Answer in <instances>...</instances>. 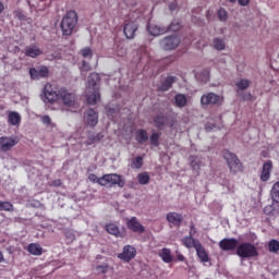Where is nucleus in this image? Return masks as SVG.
Instances as JSON below:
<instances>
[{
    "mask_svg": "<svg viewBox=\"0 0 279 279\" xmlns=\"http://www.w3.org/2000/svg\"><path fill=\"white\" fill-rule=\"evenodd\" d=\"M99 82H101V80L99 78L98 73L89 74L87 80V90L88 93H92L87 96V104H89V106H95V104L101 99V94H99Z\"/></svg>",
    "mask_w": 279,
    "mask_h": 279,
    "instance_id": "1",
    "label": "nucleus"
},
{
    "mask_svg": "<svg viewBox=\"0 0 279 279\" xmlns=\"http://www.w3.org/2000/svg\"><path fill=\"white\" fill-rule=\"evenodd\" d=\"M77 26V13L75 11H69L60 23V28L63 36H71Z\"/></svg>",
    "mask_w": 279,
    "mask_h": 279,
    "instance_id": "2",
    "label": "nucleus"
},
{
    "mask_svg": "<svg viewBox=\"0 0 279 279\" xmlns=\"http://www.w3.org/2000/svg\"><path fill=\"white\" fill-rule=\"evenodd\" d=\"M223 158L232 175H236V173H242L243 162H241V159H239V157L234 153H231L230 150H225Z\"/></svg>",
    "mask_w": 279,
    "mask_h": 279,
    "instance_id": "3",
    "label": "nucleus"
},
{
    "mask_svg": "<svg viewBox=\"0 0 279 279\" xmlns=\"http://www.w3.org/2000/svg\"><path fill=\"white\" fill-rule=\"evenodd\" d=\"M63 89L64 87H57L56 84H46L44 87L45 101H48V104H53L54 101H58L62 96Z\"/></svg>",
    "mask_w": 279,
    "mask_h": 279,
    "instance_id": "4",
    "label": "nucleus"
},
{
    "mask_svg": "<svg viewBox=\"0 0 279 279\" xmlns=\"http://www.w3.org/2000/svg\"><path fill=\"white\" fill-rule=\"evenodd\" d=\"M107 184H111V186H119L123 189L125 186V179L123 175L111 173V174H104L99 180L100 186H107Z\"/></svg>",
    "mask_w": 279,
    "mask_h": 279,
    "instance_id": "5",
    "label": "nucleus"
},
{
    "mask_svg": "<svg viewBox=\"0 0 279 279\" xmlns=\"http://www.w3.org/2000/svg\"><path fill=\"white\" fill-rule=\"evenodd\" d=\"M236 254L240 258H254L258 256V250L254 244L244 242L236 247Z\"/></svg>",
    "mask_w": 279,
    "mask_h": 279,
    "instance_id": "6",
    "label": "nucleus"
},
{
    "mask_svg": "<svg viewBox=\"0 0 279 279\" xmlns=\"http://www.w3.org/2000/svg\"><path fill=\"white\" fill-rule=\"evenodd\" d=\"M60 99L66 108H72L73 110H77V108H80L77 95L66 90V88L62 89Z\"/></svg>",
    "mask_w": 279,
    "mask_h": 279,
    "instance_id": "7",
    "label": "nucleus"
},
{
    "mask_svg": "<svg viewBox=\"0 0 279 279\" xmlns=\"http://www.w3.org/2000/svg\"><path fill=\"white\" fill-rule=\"evenodd\" d=\"M153 121L157 130H165L166 128L173 130V126L175 125V119L168 117L165 113H158L154 117Z\"/></svg>",
    "mask_w": 279,
    "mask_h": 279,
    "instance_id": "8",
    "label": "nucleus"
},
{
    "mask_svg": "<svg viewBox=\"0 0 279 279\" xmlns=\"http://www.w3.org/2000/svg\"><path fill=\"white\" fill-rule=\"evenodd\" d=\"M221 104H223V97L215 93H207L201 97L202 108H208V106H221Z\"/></svg>",
    "mask_w": 279,
    "mask_h": 279,
    "instance_id": "9",
    "label": "nucleus"
},
{
    "mask_svg": "<svg viewBox=\"0 0 279 279\" xmlns=\"http://www.w3.org/2000/svg\"><path fill=\"white\" fill-rule=\"evenodd\" d=\"M180 36L170 35L160 40V47L163 51H173V49H178L180 47Z\"/></svg>",
    "mask_w": 279,
    "mask_h": 279,
    "instance_id": "10",
    "label": "nucleus"
},
{
    "mask_svg": "<svg viewBox=\"0 0 279 279\" xmlns=\"http://www.w3.org/2000/svg\"><path fill=\"white\" fill-rule=\"evenodd\" d=\"M19 145V137L16 136H2L0 137V151L5 154L10 151L13 147Z\"/></svg>",
    "mask_w": 279,
    "mask_h": 279,
    "instance_id": "11",
    "label": "nucleus"
},
{
    "mask_svg": "<svg viewBox=\"0 0 279 279\" xmlns=\"http://www.w3.org/2000/svg\"><path fill=\"white\" fill-rule=\"evenodd\" d=\"M138 32V23L135 21L124 22L123 33L128 40H133Z\"/></svg>",
    "mask_w": 279,
    "mask_h": 279,
    "instance_id": "12",
    "label": "nucleus"
},
{
    "mask_svg": "<svg viewBox=\"0 0 279 279\" xmlns=\"http://www.w3.org/2000/svg\"><path fill=\"white\" fill-rule=\"evenodd\" d=\"M219 247L222 252H232L239 247V240L234 238H225L219 242Z\"/></svg>",
    "mask_w": 279,
    "mask_h": 279,
    "instance_id": "13",
    "label": "nucleus"
},
{
    "mask_svg": "<svg viewBox=\"0 0 279 279\" xmlns=\"http://www.w3.org/2000/svg\"><path fill=\"white\" fill-rule=\"evenodd\" d=\"M84 121L89 128H95L99 123V113L94 109H88L84 114Z\"/></svg>",
    "mask_w": 279,
    "mask_h": 279,
    "instance_id": "14",
    "label": "nucleus"
},
{
    "mask_svg": "<svg viewBox=\"0 0 279 279\" xmlns=\"http://www.w3.org/2000/svg\"><path fill=\"white\" fill-rule=\"evenodd\" d=\"M126 228L131 230L132 232H136L137 234H143L145 232V227L138 221V218L131 217L126 221Z\"/></svg>",
    "mask_w": 279,
    "mask_h": 279,
    "instance_id": "15",
    "label": "nucleus"
},
{
    "mask_svg": "<svg viewBox=\"0 0 279 279\" xmlns=\"http://www.w3.org/2000/svg\"><path fill=\"white\" fill-rule=\"evenodd\" d=\"M32 80H40L41 77H49V68L43 65L38 69L33 68L29 70Z\"/></svg>",
    "mask_w": 279,
    "mask_h": 279,
    "instance_id": "16",
    "label": "nucleus"
},
{
    "mask_svg": "<svg viewBox=\"0 0 279 279\" xmlns=\"http://www.w3.org/2000/svg\"><path fill=\"white\" fill-rule=\"evenodd\" d=\"M166 219L168 223L175 226V228H180V226H182V221H184V216L175 211H170L166 215Z\"/></svg>",
    "mask_w": 279,
    "mask_h": 279,
    "instance_id": "17",
    "label": "nucleus"
},
{
    "mask_svg": "<svg viewBox=\"0 0 279 279\" xmlns=\"http://www.w3.org/2000/svg\"><path fill=\"white\" fill-rule=\"evenodd\" d=\"M136 256V248L131 245H126L123 248V252L118 255V258L121 260H125L126 263H130L132 258Z\"/></svg>",
    "mask_w": 279,
    "mask_h": 279,
    "instance_id": "18",
    "label": "nucleus"
},
{
    "mask_svg": "<svg viewBox=\"0 0 279 279\" xmlns=\"http://www.w3.org/2000/svg\"><path fill=\"white\" fill-rule=\"evenodd\" d=\"M274 169V162L271 160H267L263 165L262 173H260V180L262 182H267L269 178H271V170Z\"/></svg>",
    "mask_w": 279,
    "mask_h": 279,
    "instance_id": "19",
    "label": "nucleus"
},
{
    "mask_svg": "<svg viewBox=\"0 0 279 279\" xmlns=\"http://www.w3.org/2000/svg\"><path fill=\"white\" fill-rule=\"evenodd\" d=\"M201 243L199 240L193 238V232H190L189 235L182 239V244L184 247H187V250H191V247L195 250Z\"/></svg>",
    "mask_w": 279,
    "mask_h": 279,
    "instance_id": "20",
    "label": "nucleus"
},
{
    "mask_svg": "<svg viewBox=\"0 0 279 279\" xmlns=\"http://www.w3.org/2000/svg\"><path fill=\"white\" fill-rule=\"evenodd\" d=\"M178 78L175 76H168L165 81L161 82V84L157 87L158 90H160L161 93H167V90H169V88H171L173 86V84H175V81Z\"/></svg>",
    "mask_w": 279,
    "mask_h": 279,
    "instance_id": "21",
    "label": "nucleus"
},
{
    "mask_svg": "<svg viewBox=\"0 0 279 279\" xmlns=\"http://www.w3.org/2000/svg\"><path fill=\"white\" fill-rule=\"evenodd\" d=\"M25 56L27 58H38V56H43V51L36 45H29L25 48Z\"/></svg>",
    "mask_w": 279,
    "mask_h": 279,
    "instance_id": "22",
    "label": "nucleus"
},
{
    "mask_svg": "<svg viewBox=\"0 0 279 279\" xmlns=\"http://www.w3.org/2000/svg\"><path fill=\"white\" fill-rule=\"evenodd\" d=\"M147 29L150 36H162V34H167V27L165 26L150 24L148 25Z\"/></svg>",
    "mask_w": 279,
    "mask_h": 279,
    "instance_id": "23",
    "label": "nucleus"
},
{
    "mask_svg": "<svg viewBox=\"0 0 279 279\" xmlns=\"http://www.w3.org/2000/svg\"><path fill=\"white\" fill-rule=\"evenodd\" d=\"M135 141H137L140 145H145V143L149 141V134L145 129H140L135 133Z\"/></svg>",
    "mask_w": 279,
    "mask_h": 279,
    "instance_id": "24",
    "label": "nucleus"
},
{
    "mask_svg": "<svg viewBox=\"0 0 279 279\" xmlns=\"http://www.w3.org/2000/svg\"><path fill=\"white\" fill-rule=\"evenodd\" d=\"M106 230L109 234H113V236H117L118 239H123V236H125V233L119 231V227L114 223L107 225Z\"/></svg>",
    "mask_w": 279,
    "mask_h": 279,
    "instance_id": "25",
    "label": "nucleus"
},
{
    "mask_svg": "<svg viewBox=\"0 0 279 279\" xmlns=\"http://www.w3.org/2000/svg\"><path fill=\"white\" fill-rule=\"evenodd\" d=\"M8 123L9 125H21V114L16 111L9 112Z\"/></svg>",
    "mask_w": 279,
    "mask_h": 279,
    "instance_id": "26",
    "label": "nucleus"
},
{
    "mask_svg": "<svg viewBox=\"0 0 279 279\" xmlns=\"http://www.w3.org/2000/svg\"><path fill=\"white\" fill-rule=\"evenodd\" d=\"M27 252L31 253L33 256H41L43 254V246L38 243H31L27 246Z\"/></svg>",
    "mask_w": 279,
    "mask_h": 279,
    "instance_id": "27",
    "label": "nucleus"
},
{
    "mask_svg": "<svg viewBox=\"0 0 279 279\" xmlns=\"http://www.w3.org/2000/svg\"><path fill=\"white\" fill-rule=\"evenodd\" d=\"M196 254L199 258V260H202V263H208L209 258H208V253H206V248H204V246L202 245V243L199 245L196 246Z\"/></svg>",
    "mask_w": 279,
    "mask_h": 279,
    "instance_id": "28",
    "label": "nucleus"
},
{
    "mask_svg": "<svg viewBox=\"0 0 279 279\" xmlns=\"http://www.w3.org/2000/svg\"><path fill=\"white\" fill-rule=\"evenodd\" d=\"M189 100L186 99V95L184 94H177L174 96V104L177 108H184Z\"/></svg>",
    "mask_w": 279,
    "mask_h": 279,
    "instance_id": "29",
    "label": "nucleus"
},
{
    "mask_svg": "<svg viewBox=\"0 0 279 279\" xmlns=\"http://www.w3.org/2000/svg\"><path fill=\"white\" fill-rule=\"evenodd\" d=\"M197 82H201V84H207V82L210 80L208 70H203L199 73L195 75Z\"/></svg>",
    "mask_w": 279,
    "mask_h": 279,
    "instance_id": "30",
    "label": "nucleus"
},
{
    "mask_svg": "<svg viewBox=\"0 0 279 279\" xmlns=\"http://www.w3.org/2000/svg\"><path fill=\"white\" fill-rule=\"evenodd\" d=\"M160 258L163 260V263H172L173 257L171 256V250L169 248H162L159 253Z\"/></svg>",
    "mask_w": 279,
    "mask_h": 279,
    "instance_id": "31",
    "label": "nucleus"
},
{
    "mask_svg": "<svg viewBox=\"0 0 279 279\" xmlns=\"http://www.w3.org/2000/svg\"><path fill=\"white\" fill-rule=\"evenodd\" d=\"M213 47L216 51H223L226 49V41L219 37L214 38Z\"/></svg>",
    "mask_w": 279,
    "mask_h": 279,
    "instance_id": "32",
    "label": "nucleus"
},
{
    "mask_svg": "<svg viewBox=\"0 0 279 279\" xmlns=\"http://www.w3.org/2000/svg\"><path fill=\"white\" fill-rule=\"evenodd\" d=\"M182 27V21L173 20L168 27H166L167 32H180Z\"/></svg>",
    "mask_w": 279,
    "mask_h": 279,
    "instance_id": "33",
    "label": "nucleus"
},
{
    "mask_svg": "<svg viewBox=\"0 0 279 279\" xmlns=\"http://www.w3.org/2000/svg\"><path fill=\"white\" fill-rule=\"evenodd\" d=\"M191 167L194 171H199V167H202V159L197 156L190 157Z\"/></svg>",
    "mask_w": 279,
    "mask_h": 279,
    "instance_id": "34",
    "label": "nucleus"
},
{
    "mask_svg": "<svg viewBox=\"0 0 279 279\" xmlns=\"http://www.w3.org/2000/svg\"><path fill=\"white\" fill-rule=\"evenodd\" d=\"M149 180H150V178L147 172H142V173L137 174L138 184H141L142 186L149 184Z\"/></svg>",
    "mask_w": 279,
    "mask_h": 279,
    "instance_id": "35",
    "label": "nucleus"
},
{
    "mask_svg": "<svg viewBox=\"0 0 279 279\" xmlns=\"http://www.w3.org/2000/svg\"><path fill=\"white\" fill-rule=\"evenodd\" d=\"M150 145H153V147H158L160 145V133L158 132H153L150 137Z\"/></svg>",
    "mask_w": 279,
    "mask_h": 279,
    "instance_id": "36",
    "label": "nucleus"
},
{
    "mask_svg": "<svg viewBox=\"0 0 279 279\" xmlns=\"http://www.w3.org/2000/svg\"><path fill=\"white\" fill-rule=\"evenodd\" d=\"M268 252H271V254H277V252H279V241L278 240H270L269 241Z\"/></svg>",
    "mask_w": 279,
    "mask_h": 279,
    "instance_id": "37",
    "label": "nucleus"
},
{
    "mask_svg": "<svg viewBox=\"0 0 279 279\" xmlns=\"http://www.w3.org/2000/svg\"><path fill=\"white\" fill-rule=\"evenodd\" d=\"M271 198L274 199V202H279V181L272 185Z\"/></svg>",
    "mask_w": 279,
    "mask_h": 279,
    "instance_id": "38",
    "label": "nucleus"
},
{
    "mask_svg": "<svg viewBox=\"0 0 279 279\" xmlns=\"http://www.w3.org/2000/svg\"><path fill=\"white\" fill-rule=\"evenodd\" d=\"M143 167V157L138 156L132 160L131 169H141Z\"/></svg>",
    "mask_w": 279,
    "mask_h": 279,
    "instance_id": "39",
    "label": "nucleus"
},
{
    "mask_svg": "<svg viewBox=\"0 0 279 279\" xmlns=\"http://www.w3.org/2000/svg\"><path fill=\"white\" fill-rule=\"evenodd\" d=\"M235 86L239 88V90H247V88H250V81L243 78L238 82Z\"/></svg>",
    "mask_w": 279,
    "mask_h": 279,
    "instance_id": "40",
    "label": "nucleus"
},
{
    "mask_svg": "<svg viewBox=\"0 0 279 279\" xmlns=\"http://www.w3.org/2000/svg\"><path fill=\"white\" fill-rule=\"evenodd\" d=\"M217 16H218L219 21L225 23V21H228V11H226V9H223V8H220L217 12Z\"/></svg>",
    "mask_w": 279,
    "mask_h": 279,
    "instance_id": "41",
    "label": "nucleus"
},
{
    "mask_svg": "<svg viewBox=\"0 0 279 279\" xmlns=\"http://www.w3.org/2000/svg\"><path fill=\"white\" fill-rule=\"evenodd\" d=\"M104 138V133H90L88 135V140L92 141L93 143H99Z\"/></svg>",
    "mask_w": 279,
    "mask_h": 279,
    "instance_id": "42",
    "label": "nucleus"
},
{
    "mask_svg": "<svg viewBox=\"0 0 279 279\" xmlns=\"http://www.w3.org/2000/svg\"><path fill=\"white\" fill-rule=\"evenodd\" d=\"M12 208H13L12 203L0 201V211L1 210L10 211L12 210Z\"/></svg>",
    "mask_w": 279,
    "mask_h": 279,
    "instance_id": "43",
    "label": "nucleus"
},
{
    "mask_svg": "<svg viewBox=\"0 0 279 279\" xmlns=\"http://www.w3.org/2000/svg\"><path fill=\"white\" fill-rule=\"evenodd\" d=\"M81 56H83V58H93V50L89 47H86L81 50Z\"/></svg>",
    "mask_w": 279,
    "mask_h": 279,
    "instance_id": "44",
    "label": "nucleus"
},
{
    "mask_svg": "<svg viewBox=\"0 0 279 279\" xmlns=\"http://www.w3.org/2000/svg\"><path fill=\"white\" fill-rule=\"evenodd\" d=\"M239 97L243 99V101H252V94L250 93H244V92H238Z\"/></svg>",
    "mask_w": 279,
    "mask_h": 279,
    "instance_id": "45",
    "label": "nucleus"
},
{
    "mask_svg": "<svg viewBox=\"0 0 279 279\" xmlns=\"http://www.w3.org/2000/svg\"><path fill=\"white\" fill-rule=\"evenodd\" d=\"M87 71H90V64L83 60L82 66H81L82 75H84V73H87Z\"/></svg>",
    "mask_w": 279,
    "mask_h": 279,
    "instance_id": "46",
    "label": "nucleus"
},
{
    "mask_svg": "<svg viewBox=\"0 0 279 279\" xmlns=\"http://www.w3.org/2000/svg\"><path fill=\"white\" fill-rule=\"evenodd\" d=\"M214 130H217V124L211 122L205 124V132H213Z\"/></svg>",
    "mask_w": 279,
    "mask_h": 279,
    "instance_id": "47",
    "label": "nucleus"
},
{
    "mask_svg": "<svg viewBox=\"0 0 279 279\" xmlns=\"http://www.w3.org/2000/svg\"><path fill=\"white\" fill-rule=\"evenodd\" d=\"M108 269H110L108 264L97 266V270L100 271V274H108Z\"/></svg>",
    "mask_w": 279,
    "mask_h": 279,
    "instance_id": "48",
    "label": "nucleus"
},
{
    "mask_svg": "<svg viewBox=\"0 0 279 279\" xmlns=\"http://www.w3.org/2000/svg\"><path fill=\"white\" fill-rule=\"evenodd\" d=\"M88 180H89V182H93L94 184H99V181L101 180V178L96 177L95 173H90L88 175Z\"/></svg>",
    "mask_w": 279,
    "mask_h": 279,
    "instance_id": "49",
    "label": "nucleus"
},
{
    "mask_svg": "<svg viewBox=\"0 0 279 279\" xmlns=\"http://www.w3.org/2000/svg\"><path fill=\"white\" fill-rule=\"evenodd\" d=\"M41 123H44V125H51V118L49 116L41 117Z\"/></svg>",
    "mask_w": 279,
    "mask_h": 279,
    "instance_id": "50",
    "label": "nucleus"
},
{
    "mask_svg": "<svg viewBox=\"0 0 279 279\" xmlns=\"http://www.w3.org/2000/svg\"><path fill=\"white\" fill-rule=\"evenodd\" d=\"M106 111H107L108 117H112V114H114V112H117V109L106 107Z\"/></svg>",
    "mask_w": 279,
    "mask_h": 279,
    "instance_id": "51",
    "label": "nucleus"
},
{
    "mask_svg": "<svg viewBox=\"0 0 279 279\" xmlns=\"http://www.w3.org/2000/svg\"><path fill=\"white\" fill-rule=\"evenodd\" d=\"M51 186H56V187L62 186V180L57 179L52 181Z\"/></svg>",
    "mask_w": 279,
    "mask_h": 279,
    "instance_id": "52",
    "label": "nucleus"
},
{
    "mask_svg": "<svg viewBox=\"0 0 279 279\" xmlns=\"http://www.w3.org/2000/svg\"><path fill=\"white\" fill-rule=\"evenodd\" d=\"M190 232L193 233V236H195V234H197V229H195V225L193 222H191V225H190Z\"/></svg>",
    "mask_w": 279,
    "mask_h": 279,
    "instance_id": "53",
    "label": "nucleus"
},
{
    "mask_svg": "<svg viewBox=\"0 0 279 279\" xmlns=\"http://www.w3.org/2000/svg\"><path fill=\"white\" fill-rule=\"evenodd\" d=\"M239 5L245 8V5H250V0H238Z\"/></svg>",
    "mask_w": 279,
    "mask_h": 279,
    "instance_id": "54",
    "label": "nucleus"
},
{
    "mask_svg": "<svg viewBox=\"0 0 279 279\" xmlns=\"http://www.w3.org/2000/svg\"><path fill=\"white\" fill-rule=\"evenodd\" d=\"M177 8H178V5L175 3L169 4V10H171V12L175 11Z\"/></svg>",
    "mask_w": 279,
    "mask_h": 279,
    "instance_id": "55",
    "label": "nucleus"
},
{
    "mask_svg": "<svg viewBox=\"0 0 279 279\" xmlns=\"http://www.w3.org/2000/svg\"><path fill=\"white\" fill-rule=\"evenodd\" d=\"M65 236L68 239H71V241H73V239H75V235L73 233H65Z\"/></svg>",
    "mask_w": 279,
    "mask_h": 279,
    "instance_id": "56",
    "label": "nucleus"
},
{
    "mask_svg": "<svg viewBox=\"0 0 279 279\" xmlns=\"http://www.w3.org/2000/svg\"><path fill=\"white\" fill-rule=\"evenodd\" d=\"M177 258H178V260H180L181 263H183V260H184V255L178 254V255H177Z\"/></svg>",
    "mask_w": 279,
    "mask_h": 279,
    "instance_id": "57",
    "label": "nucleus"
},
{
    "mask_svg": "<svg viewBox=\"0 0 279 279\" xmlns=\"http://www.w3.org/2000/svg\"><path fill=\"white\" fill-rule=\"evenodd\" d=\"M3 260H5V258L3 257V253L0 251V263H3Z\"/></svg>",
    "mask_w": 279,
    "mask_h": 279,
    "instance_id": "58",
    "label": "nucleus"
},
{
    "mask_svg": "<svg viewBox=\"0 0 279 279\" xmlns=\"http://www.w3.org/2000/svg\"><path fill=\"white\" fill-rule=\"evenodd\" d=\"M3 10H5V7H3V4L0 2V14L3 12Z\"/></svg>",
    "mask_w": 279,
    "mask_h": 279,
    "instance_id": "59",
    "label": "nucleus"
},
{
    "mask_svg": "<svg viewBox=\"0 0 279 279\" xmlns=\"http://www.w3.org/2000/svg\"><path fill=\"white\" fill-rule=\"evenodd\" d=\"M229 2H230V3H235V2H236V0H229Z\"/></svg>",
    "mask_w": 279,
    "mask_h": 279,
    "instance_id": "60",
    "label": "nucleus"
}]
</instances>
